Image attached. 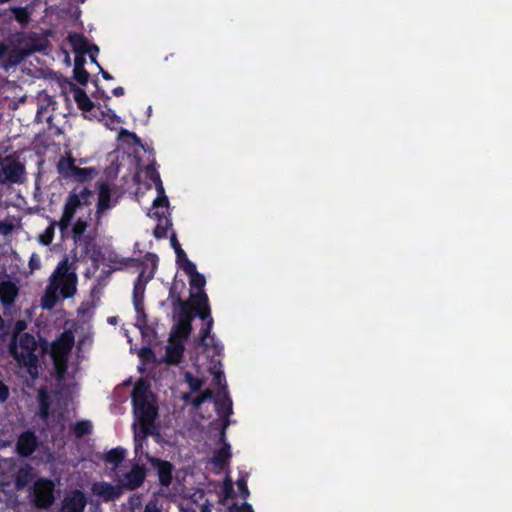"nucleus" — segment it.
<instances>
[{"label":"nucleus","mask_w":512,"mask_h":512,"mask_svg":"<svg viewBox=\"0 0 512 512\" xmlns=\"http://www.w3.org/2000/svg\"><path fill=\"white\" fill-rule=\"evenodd\" d=\"M69 270L70 264L67 258L58 263L41 298V306L44 309H53L59 300V295L61 298L67 299L76 293L77 275Z\"/></svg>","instance_id":"1"},{"label":"nucleus","mask_w":512,"mask_h":512,"mask_svg":"<svg viewBox=\"0 0 512 512\" xmlns=\"http://www.w3.org/2000/svg\"><path fill=\"white\" fill-rule=\"evenodd\" d=\"M131 265L142 267L141 272L134 282L133 287V305L136 316V325L140 329L147 326L148 320L144 310V295L146 284L154 277L158 266V256L154 253H147L143 260L129 258L127 260Z\"/></svg>","instance_id":"2"},{"label":"nucleus","mask_w":512,"mask_h":512,"mask_svg":"<svg viewBox=\"0 0 512 512\" xmlns=\"http://www.w3.org/2000/svg\"><path fill=\"white\" fill-rule=\"evenodd\" d=\"M94 198V192L87 186H76L66 196L62 215L57 222V227L62 234L68 231L77 214L83 209L89 211Z\"/></svg>","instance_id":"3"},{"label":"nucleus","mask_w":512,"mask_h":512,"mask_svg":"<svg viewBox=\"0 0 512 512\" xmlns=\"http://www.w3.org/2000/svg\"><path fill=\"white\" fill-rule=\"evenodd\" d=\"M133 413L143 430V437L150 433L149 428L158 416L157 406L150 400L149 384L139 380L131 393Z\"/></svg>","instance_id":"4"},{"label":"nucleus","mask_w":512,"mask_h":512,"mask_svg":"<svg viewBox=\"0 0 512 512\" xmlns=\"http://www.w3.org/2000/svg\"><path fill=\"white\" fill-rule=\"evenodd\" d=\"M38 347L35 337L30 333L20 335L19 344L14 336L9 344L10 355L18 362L20 366L27 368L32 375L37 373L38 356L35 351Z\"/></svg>","instance_id":"5"},{"label":"nucleus","mask_w":512,"mask_h":512,"mask_svg":"<svg viewBox=\"0 0 512 512\" xmlns=\"http://www.w3.org/2000/svg\"><path fill=\"white\" fill-rule=\"evenodd\" d=\"M190 277L191 294L190 301L195 307V315L205 320L210 316V306L208 296L204 291L206 284L205 277L197 271L196 265L192 261H186L182 269Z\"/></svg>","instance_id":"6"},{"label":"nucleus","mask_w":512,"mask_h":512,"mask_svg":"<svg viewBox=\"0 0 512 512\" xmlns=\"http://www.w3.org/2000/svg\"><path fill=\"white\" fill-rule=\"evenodd\" d=\"M75 162L76 159L71 154L59 159L57 163V171L63 179L83 184L90 181L95 175H97L98 172L96 168H80L75 165Z\"/></svg>","instance_id":"7"},{"label":"nucleus","mask_w":512,"mask_h":512,"mask_svg":"<svg viewBox=\"0 0 512 512\" xmlns=\"http://www.w3.org/2000/svg\"><path fill=\"white\" fill-rule=\"evenodd\" d=\"M25 166L14 156L0 158V184H22L26 177Z\"/></svg>","instance_id":"8"},{"label":"nucleus","mask_w":512,"mask_h":512,"mask_svg":"<svg viewBox=\"0 0 512 512\" xmlns=\"http://www.w3.org/2000/svg\"><path fill=\"white\" fill-rule=\"evenodd\" d=\"M44 48L45 45L40 43L37 39H32L24 48H8L4 59L0 62V67L5 71H9L11 68L19 65L25 58L34 52L42 51Z\"/></svg>","instance_id":"9"},{"label":"nucleus","mask_w":512,"mask_h":512,"mask_svg":"<svg viewBox=\"0 0 512 512\" xmlns=\"http://www.w3.org/2000/svg\"><path fill=\"white\" fill-rule=\"evenodd\" d=\"M55 485L48 478L37 479L33 486V504L38 509H47L51 507L55 501L54 496Z\"/></svg>","instance_id":"10"},{"label":"nucleus","mask_w":512,"mask_h":512,"mask_svg":"<svg viewBox=\"0 0 512 512\" xmlns=\"http://www.w3.org/2000/svg\"><path fill=\"white\" fill-rule=\"evenodd\" d=\"M92 221V209H89L85 216H79L73 223L71 228L72 239L75 243H79L86 252L94 243L95 237L91 234H85L87 228Z\"/></svg>","instance_id":"11"},{"label":"nucleus","mask_w":512,"mask_h":512,"mask_svg":"<svg viewBox=\"0 0 512 512\" xmlns=\"http://www.w3.org/2000/svg\"><path fill=\"white\" fill-rule=\"evenodd\" d=\"M147 476V468L143 464H134L131 469L118 479L122 490H136L141 487Z\"/></svg>","instance_id":"12"},{"label":"nucleus","mask_w":512,"mask_h":512,"mask_svg":"<svg viewBox=\"0 0 512 512\" xmlns=\"http://www.w3.org/2000/svg\"><path fill=\"white\" fill-rule=\"evenodd\" d=\"M113 206L114 205L111 202V188L108 183L102 182L99 185L98 201L94 214L95 228L101 225L105 212L111 209Z\"/></svg>","instance_id":"13"},{"label":"nucleus","mask_w":512,"mask_h":512,"mask_svg":"<svg viewBox=\"0 0 512 512\" xmlns=\"http://www.w3.org/2000/svg\"><path fill=\"white\" fill-rule=\"evenodd\" d=\"M39 447V440L32 430L22 432L17 439L15 452L23 458L30 457Z\"/></svg>","instance_id":"14"},{"label":"nucleus","mask_w":512,"mask_h":512,"mask_svg":"<svg viewBox=\"0 0 512 512\" xmlns=\"http://www.w3.org/2000/svg\"><path fill=\"white\" fill-rule=\"evenodd\" d=\"M229 423L230 422L228 420L223 422L219 438V441L223 445L220 449L214 452L212 457L213 465L220 470H223L226 466H228L230 458L232 456L230 452V444L226 441V429Z\"/></svg>","instance_id":"15"},{"label":"nucleus","mask_w":512,"mask_h":512,"mask_svg":"<svg viewBox=\"0 0 512 512\" xmlns=\"http://www.w3.org/2000/svg\"><path fill=\"white\" fill-rule=\"evenodd\" d=\"M92 492L100 497L103 502L108 503L119 499L122 494V486L117 483L113 485L109 482L100 481L92 485Z\"/></svg>","instance_id":"16"},{"label":"nucleus","mask_w":512,"mask_h":512,"mask_svg":"<svg viewBox=\"0 0 512 512\" xmlns=\"http://www.w3.org/2000/svg\"><path fill=\"white\" fill-rule=\"evenodd\" d=\"M149 463L157 471L161 486L168 487L173 480L174 466L171 462L157 457H148Z\"/></svg>","instance_id":"17"},{"label":"nucleus","mask_w":512,"mask_h":512,"mask_svg":"<svg viewBox=\"0 0 512 512\" xmlns=\"http://www.w3.org/2000/svg\"><path fill=\"white\" fill-rule=\"evenodd\" d=\"M87 498L81 490H73L63 500L61 512H84Z\"/></svg>","instance_id":"18"},{"label":"nucleus","mask_w":512,"mask_h":512,"mask_svg":"<svg viewBox=\"0 0 512 512\" xmlns=\"http://www.w3.org/2000/svg\"><path fill=\"white\" fill-rule=\"evenodd\" d=\"M74 346V335L71 331H64L52 342L51 353L53 357L66 356Z\"/></svg>","instance_id":"19"},{"label":"nucleus","mask_w":512,"mask_h":512,"mask_svg":"<svg viewBox=\"0 0 512 512\" xmlns=\"http://www.w3.org/2000/svg\"><path fill=\"white\" fill-rule=\"evenodd\" d=\"M19 294L18 286L9 280L0 282V301L5 307H10L14 304Z\"/></svg>","instance_id":"20"},{"label":"nucleus","mask_w":512,"mask_h":512,"mask_svg":"<svg viewBox=\"0 0 512 512\" xmlns=\"http://www.w3.org/2000/svg\"><path fill=\"white\" fill-rule=\"evenodd\" d=\"M168 207L169 200L167 196L164 194H158V196L154 199L152 209L149 211L148 215L152 218L157 219L159 222L162 220L168 219Z\"/></svg>","instance_id":"21"},{"label":"nucleus","mask_w":512,"mask_h":512,"mask_svg":"<svg viewBox=\"0 0 512 512\" xmlns=\"http://www.w3.org/2000/svg\"><path fill=\"white\" fill-rule=\"evenodd\" d=\"M33 477V467L28 463L22 465L15 474V489L22 491L32 481Z\"/></svg>","instance_id":"22"},{"label":"nucleus","mask_w":512,"mask_h":512,"mask_svg":"<svg viewBox=\"0 0 512 512\" xmlns=\"http://www.w3.org/2000/svg\"><path fill=\"white\" fill-rule=\"evenodd\" d=\"M185 347L182 341H173L166 347L165 361L168 364L178 365L183 358Z\"/></svg>","instance_id":"23"},{"label":"nucleus","mask_w":512,"mask_h":512,"mask_svg":"<svg viewBox=\"0 0 512 512\" xmlns=\"http://www.w3.org/2000/svg\"><path fill=\"white\" fill-rule=\"evenodd\" d=\"M71 86V91L73 92V97L78 108L83 112L91 111L94 107V103L91 101L87 93L75 84H71Z\"/></svg>","instance_id":"24"},{"label":"nucleus","mask_w":512,"mask_h":512,"mask_svg":"<svg viewBox=\"0 0 512 512\" xmlns=\"http://www.w3.org/2000/svg\"><path fill=\"white\" fill-rule=\"evenodd\" d=\"M38 404H39V412L38 415L40 419L46 421L51 415V398L46 390V388H41L38 392Z\"/></svg>","instance_id":"25"},{"label":"nucleus","mask_w":512,"mask_h":512,"mask_svg":"<svg viewBox=\"0 0 512 512\" xmlns=\"http://www.w3.org/2000/svg\"><path fill=\"white\" fill-rule=\"evenodd\" d=\"M174 312H178V319H191L193 320L195 307L191 302L184 301L182 298L177 299V303L172 306Z\"/></svg>","instance_id":"26"},{"label":"nucleus","mask_w":512,"mask_h":512,"mask_svg":"<svg viewBox=\"0 0 512 512\" xmlns=\"http://www.w3.org/2000/svg\"><path fill=\"white\" fill-rule=\"evenodd\" d=\"M68 40L73 47L74 53H87L90 50V45L87 38L83 34L70 33Z\"/></svg>","instance_id":"27"},{"label":"nucleus","mask_w":512,"mask_h":512,"mask_svg":"<svg viewBox=\"0 0 512 512\" xmlns=\"http://www.w3.org/2000/svg\"><path fill=\"white\" fill-rule=\"evenodd\" d=\"M215 410L216 413L225 418V421H229L228 417L232 414V399L230 398L228 391L224 392V398L222 400H217L215 402Z\"/></svg>","instance_id":"28"},{"label":"nucleus","mask_w":512,"mask_h":512,"mask_svg":"<svg viewBox=\"0 0 512 512\" xmlns=\"http://www.w3.org/2000/svg\"><path fill=\"white\" fill-rule=\"evenodd\" d=\"M192 331L191 319H178L176 325L173 328V336L178 337L182 340H186Z\"/></svg>","instance_id":"29"},{"label":"nucleus","mask_w":512,"mask_h":512,"mask_svg":"<svg viewBox=\"0 0 512 512\" xmlns=\"http://www.w3.org/2000/svg\"><path fill=\"white\" fill-rule=\"evenodd\" d=\"M126 450L122 447H116L105 453L103 459L106 463L118 466L125 458Z\"/></svg>","instance_id":"30"},{"label":"nucleus","mask_w":512,"mask_h":512,"mask_svg":"<svg viewBox=\"0 0 512 512\" xmlns=\"http://www.w3.org/2000/svg\"><path fill=\"white\" fill-rule=\"evenodd\" d=\"M145 174L146 177L155 184L158 194H164L165 190L160 178V174L153 164H150L146 167Z\"/></svg>","instance_id":"31"},{"label":"nucleus","mask_w":512,"mask_h":512,"mask_svg":"<svg viewBox=\"0 0 512 512\" xmlns=\"http://www.w3.org/2000/svg\"><path fill=\"white\" fill-rule=\"evenodd\" d=\"M185 288V282L183 280L174 279L173 283L170 286L168 300L171 303V306L177 303V299L181 298V294Z\"/></svg>","instance_id":"32"},{"label":"nucleus","mask_w":512,"mask_h":512,"mask_svg":"<svg viewBox=\"0 0 512 512\" xmlns=\"http://www.w3.org/2000/svg\"><path fill=\"white\" fill-rule=\"evenodd\" d=\"M170 241H171V245L174 248L175 253H176V263L181 269H184L185 262L190 261V260L188 259L185 251L182 249L175 234H173L171 236Z\"/></svg>","instance_id":"33"},{"label":"nucleus","mask_w":512,"mask_h":512,"mask_svg":"<svg viewBox=\"0 0 512 512\" xmlns=\"http://www.w3.org/2000/svg\"><path fill=\"white\" fill-rule=\"evenodd\" d=\"M92 423L89 420L77 421L73 427L72 432L76 438H82L85 435H89L92 432Z\"/></svg>","instance_id":"34"},{"label":"nucleus","mask_w":512,"mask_h":512,"mask_svg":"<svg viewBox=\"0 0 512 512\" xmlns=\"http://www.w3.org/2000/svg\"><path fill=\"white\" fill-rule=\"evenodd\" d=\"M184 379L191 392H199L204 385V380L194 376L191 372H186L184 374Z\"/></svg>","instance_id":"35"},{"label":"nucleus","mask_w":512,"mask_h":512,"mask_svg":"<svg viewBox=\"0 0 512 512\" xmlns=\"http://www.w3.org/2000/svg\"><path fill=\"white\" fill-rule=\"evenodd\" d=\"M16 21L20 24H26L30 20V13L26 7H11Z\"/></svg>","instance_id":"36"},{"label":"nucleus","mask_w":512,"mask_h":512,"mask_svg":"<svg viewBox=\"0 0 512 512\" xmlns=\"http://www.w3.org/2000/svg\"><path fill=\"white\" fill-rule=\"evenodd\" d=\"M172 226L171 220L166 219L165 225H162L161 222L156 225L153 231V235L157 239H162L167 237L168 229Z\"/></svg>","instance_id":"37"},{"label":"nucleus","mask_w":512,"mask_h":512,"mask_svg":"<svg viewBox=\"0 0 512 512\" xmlns=\"http://www.w3.org/2000/svg\"><path fill=\"white\" fill-rule=\"evenodd\" d=\"M90 74L85 68H74L73 69V78L81 85H87L89 81Z\"/></svg>","instance_id":"38"},{"label":"nucleus","mask_w":512,"mask_h":512,"mask_svg":"<svg viewBox=\"0 0 512 512\" xmlns=\"http://www.w3.org/2000/svg\"><path fill=\"white\" fill-rule=\"evenodd\" d=\"M57 222L58 221H53L46 229H45V232L44 234L41 236V242L44 244V245H49L52 240H53V237H54V230H55V226H57Z\"/></svg>","instance_id":"39"},{"label":"nucleus","mask_w":512,"mask_h":512,"mask_svg":"<svg viewBox=\"0 0 512 512\" xmlns=\"http://www.w3.org/2000/svg\"><path fill=\"white\" fill-rule=\"evenodd\" d=\"M236 484L238 486L240 496L246 500L250 495V491L247 486V480L243 477L239 478Z\"/></svg>","instance_id":"40"},{"label":"nucleus","mask_w":512,"mask_h":512,"mask_svg":"<svg viewBox=\"0 0 512 512\" xmlns=\"http://www.w3.org/2000/svg\"><path fill=\"white\" fill-rule=\"evenodd\" d=\"M205 320H208L207 324L200 332V340L202 344H205V340L206 338L209 337L213 325V319L211 315L207 317Z\"/></svg>","instance_id":"41"},{"label":"nucleus","mask_w":512,"mask_h":512,"mask_svg":"<svg viewBox=\"0 0 512 512\" xmlns=\"http://www.w3.org/2000/svg\"><path fill=\"white\" fill-rule=\"evenodd\" d=\"M229 512H254L252 506L244 502L241 506H239L237 503H233L229 507Z\"/></svg>","instance_id":"42"},{"label":"nucleus","mask_w":512,"mask_h":512,"mask_svg":"<svg viewBox=\"0 0 512 512\" xmlns=\"http://www.w3.org/2000/svg\"><path fill=\"white\" fill-rule=\"evenodd\" d=\"M213 373H214V382L222 387L223 392L227 391V385H226L224 372L221 370H218Z\"/></svg>","instance_id":"43"},{"label":"nucleus","mask_w":512,"mask_h":512,"mask_svg":"<svg viewBox=\"0 0 512 512\" xmlns=\"http://www.w3.org/2000/svg\"><path fill=\"white\" fill-rule=\"evenodd\" d=\"M223 496L225 499L234 497V488L230 479H226L223 485Z\"/></svg>","instance_id":"44"},{"label":"nucleus","mask_w":512,"mask_h":512,"mask_svg":"<svg viewBox=\"0 0 512 512\" xmlns=\"http://www.w3.org/2000/svg\"><path fill=\"white\" fill-rule=\"evenodd\" d=\"M85 54L86 53H80V52L75 53L74 68H84V65L86 63Z\"/></svg>","instance_id":"45"},{"label":"nucleus","mask_w":512,"mask_h":512,"mask_svg":"<svg viewBox=\"0 0 512 512\" xmlns=\"http://www.w3.org/2000/svg\"><path fill=\"white\" fill-rule=\"evenodd\" d=\"M87 53L89 54L91 62L95 63L98 67L100 64L97 62L96 56L99 53V47L94 44V45L90 46V50Z\"/></svg>","instance_id":"46"},{"label":"nucleus","mask_w":512,"mask_h":512,"mask_svg":"<svg viewBox=\"0 0 512 512\" xmlns=\"http://www.w3.org/2000/svg\"><path fill=\"white\" fill-rule=\"evenodd\" d=\"M9 397L8 387L0 380V403L5 402Z\"/></svg>","instance_id":"47"},{"label":"nucleus","mask_w":512,"mask_h":512,"mask_svg":"<svg viewBox=\"0 0 512 512\" xmlns=\"http://www.w3.org/2000/svg\"><path fill=\"white\" fill-rule=\"evenodd\" d=\"M205 402V400L203 399V397L199 394L198 396H196L195 398H193L191 400V405L194 407V408H199L203 403Z\"/></svg>","instance_id":"48"},{"label":"nucleus","mask_w":512,"mask_h":512,"mask_svg":"<svg viewBox=\"0 0 512 512\" xmlns=\"http://www.w3.org/2000/svg\"><path fill=\"white\" fill-rule=\"evenodd\" d=\"M12 226L9 223L6 222H0V233L1 234H8L11 232Z\"/></svg>","instance_id":"49"},{"label":"nucleus","mask_w":512,"mask_h":512,"mask_svg":"<svg viewBox=\"0 0 512 512\" xmlns=\"http://www.w3.org/2000/svg\"><path fill=\"white\" fill-rule=\"evenodd\" d=\"M200 395L203 397V399H204L205 401H207V400H211V399H213V398H214V392H213V390H212V389H209V388H207V389H205L204 391H202V392L200 393Z\"/></svg>","instance_id":"50"},{"label":"nucleus","mask_w":512,"mask_h":512,"mask_svg":"<svg viewBox=\"0 0 512 512\" xmlns=\"http://www.w3.org/2000/svg\"><path fill=\"white\" fill-rule=\"evenodd\" d=\"M139 499L140 498L137 497V496L130 497L129 505H130V511L131 512H135L136 505L140 504Z\"/></svg>","instance_id":"51"},{"label":"nucleus","mask_w":512,"mask_h":512,"mask_svg":"<svg viewBox=\"0 0 512 512\" xmlns=\"http://www.w3.org/2000/svg\"><path fill=\"white\" fill-rule=\"evenodd\" d=\"M8 50V45L3 42H0V62L4 59Z\"/></svg>","instance_id":"52"},{"label":"nucleus","mask_w":512,"mask_h":512,"mask_svg":"<svg viewBox=\"0 0 512 512\" xmlns=\"http://www.w3.org/2000/svg\"><path fill=\"white\" fill-rule=\"evenodd\" d=\"M112 93L114 96L116 97H120V96H123L125 94V90L123 87L121 86H118V87H115L113 90H112Z\"/></svg>","instance_id":"53"},{"label":"nucleus","mask_w":512,"mask_h":512,"mask_svg":"<svg viewBox=\"0 0 512 512\" xmlns=\"http://www.w3.org/2000/svg\"><path fill=\"white\" fill-rule=\"evenodd\" d=\"M99 70H100V73L102 74V77L105 79V80H113V76L105 71L100 65L98 66Z\"/></svg>","instance_id":"54"},{"label":"nucleus","mask_w":512,"mask_h":512,"mask_svg":"<svg viewBox=\"0 0 512 512\" xmlns=\"http://www.w3.org/2000/svg\"><path fill=\"white\" fill-rule=\"evenodd\" d=\"M29 266L31 269H36L39 267V263L35 262L33 258L30 259Z\"/></svg>","instance_id":"55"},{"label":"nucleus","mask_w":512,"mask_h":512,"mask_svg":"<svg viewBox=\"0 0 512 512\" xmlns=\"http://www.w3.org/2000/svg\"><path fill=\"white\" fill-rule=\"evenodd\" d=\"M4 331V320L2 318V316L0 315V336L2 335Z\"/></svg>","instance_id":"56"},{"label":"nucleus","mask_w":512,"mask_h":512,"mask_svg":"<svg viewBox=\"0 0 512 512\" xmlns=\"http://www.w3.org/2000/svg\"><path fill=\"white\" fill-rule=\"evenodd\" d=\"M129 135L132 136L135 139L136 143H140L141 142L140 138L135 133H129Z\"/></svg>","instance_id":"57"},{"label":"nucleus","mask_w":512,"mask_h":512,"mask_svg":"<svg viewBox=\"0 0 512 512\" xmlns=\"http://www.w3.org/2000/svg\"><path fill=\"white\" fill-rule=\"evenodd\" d=\"M65 368H66V366H65V365H64L62 368L58 366V367H57V371H58V373H59V374H62V373L65 371Z\"/></svg>","instance_id":"58"},{"label":"nucleus","mask_w":512,"mask_h":512,"mask_svg":"<svg viewBox=\"0 0 512 512\" xmlns=\"http://www.w3.org/2000/svg\"><path fill=\"white\" fill-rule=\"evenodd\" d=\"M189 399H190V394H184V395H183V400H184L185 402H188V401H189Z\"/></svg>","instance_id":"59"},{"label":"nucleus","mask_w":512,"mask_h":512,"mask_svg":"<svg viewBox=\"0 0 512 512\" xmlns=\"http://www.w3.org/2000/svg\"><path fill=\"white\" fill-rule=\"evenodd\" d=\"M140 447H141V443L136 444V446H135L136 451H137V450H138V448H140Z\"/></svg>","instance_id":"60"}]
</instances>
